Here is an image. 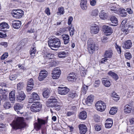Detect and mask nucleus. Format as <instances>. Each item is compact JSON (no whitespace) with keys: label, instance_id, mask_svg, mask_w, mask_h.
Masks as SVG:
<instances>
[{"label":"nucleus","instance_id":"obj_53","mask_svg":"<svg viewBox=\"0 0 134 134\" xmlns=\"http://www.w3.org/2000/svg\"><path fill=\"white\" fill-rule=\"evenodd\" d=\"M23 86V83L22 82H19L17 84V88L19 90H21Z\"/></svg>","mask_w":134,"mask_h":134},{"label":"nucleus","instance_id":"obj_36","mask_svg":"<svg viewBox=\"0 0 134 134\" xmlns=\"http://www.w3.org/2000/svg\"><path fill=\"white\" fill-rule=\"evenodd\" d=\"M111 96L113 98V99L115 100H118L119 99V96L115 92H113L112 93Z\"/></svg>","mask_w":134,"mask_h":134},{"label":"nucleus","instance_id":"obj_3","mask_svg":"<svg viewBox=\"0 0 134 134\" xmlns=\"http://www.w3.org/2000/svg\"><path fill=\"white\" fill-rule=\"evenodd\" d=\"M57 102V99L54 97H52L48 99L46 105L48 107L56 108L58 106Z\"/></svg>","mask_w":134,"mask_h":134},{"label":"nucleus","instance_id":"obj_45","mask_svg":"<svg viewBox=\"0 0 134 134\" xmlns=\"http://www.w3.org/2000/svg\"><path fill=\"white\" fill-rule=\"evenodd\" d=\"M39 74L46 77L48 75V72L45 70H43L41 71Z\"/></svg>","mask_w":134,"mask_h":134},{"label":"nucleus","instance_id":"obj_25","mask_svg":"<svg viewBox=\"0 0 134 134\" xmlns=\"http://www.w3.org/2000/svg\"><path fill=\"white\" fill-rule=\"evenodd\" d=\"M79 118L82 120H85L87 117V113L86 111H83L80 112L79 114Z\"/></svg>","mask_w":134,"mask_h":134},{"label":"nucleus","instance_id":"obj_48","mask_svg":"<svg viewBox=\"0 0 134 134\" xmlns=\"http://www.w3.org/2000/svg\"><path fill=\"white\" fill-rule=\"evenodd\" d=\"M8 56V53H5L2 56L1 59L2 60H4L5 58H7Z\"/></svg>","mask_w":134,"mask_h":134},{"label":"nucleus","instance_id":"obj_29","mask_svg":"<svg viewBox=\"0 0 134 134\" xmlns=\"http://www.w3.org/2000/svg\"><path fill=\"white\" fill-rule=\"evenodd\" d=\"M132 109V107L129 105H126L124 107V111L126 113H129L130 112Z\"/></svg>","mask_w":134,"mask_h":134},{"label":"nucleus","instance_id":"obj_4","mask_svg":"<svg viewBox=\"0 0 134 134\" xmlns=\"http://www.w3.org/2000/svg\"><path fill=\"white\" fill-rule=\"evenodd\" d=\"M87 46L88 52L91 54H93L95 51L98 50V46L96 44L91 42H88Z\"/></svg>","mask_w":134,"mask_h":134},{"label":"nucleus","instance_id":"obj_27","mask_svg":"<svg viewBox=\"0 0 134 134\" xmlns=\"http://www.w3.org/2000/svg\"><path fill=\"white\" fill-rule=\"evenodd\" d=\"M9 27L8 24L5 22L2 23L0 24V28L3 30L8 29Z\"/></svg>","mask_w":134,"mask_h":134},{"label":"nucleus","instance_id":"obj_28","mask_svg":"<svg viewBox=\"0 0 134 134\" xmlns=\"http://www.w3.org/2000/svg\"><path fill=\"white\" fill-rule=\"evenodd\" d=\"M23 107V104L19 103H16L14 105V109L15 111H17L18 110H20L22 109Z\"/></svg>","mask_w":134,"mask_h":134},{"label":"nucleus","instance_id":"obj_56","mask_svg":"<svg viewBox=\"0 0 134 134\" xmlns=\"http://www.w3.org/2000/svg\"><path fill=\"white\" fill-rule=\"evenodd\" d=\"M116 48V49L117 51L120 54L121 52V47H120L117 45L116 43V45L115 46Z\"/></svg>","mask_w":134,"mask_h":134},{"label":"nucleus","instance_id":"obj_31","mask_svg":"<svg viewBox=\"0 0 134 134\" xmlns=\"http://www.w3.org/2000/svg\"><path fill=\"white\" fill-rule=\"evenodd\" d=\"M50 93V90L49 89H46L43 92V97L45 98H48L49 96Z\"/></svg>","mask_w":134,"mask_h":134},{"label":"nucleus","instance_id":"obj_60","mask_svg":"<svg viewBox=\"0 0 134 134\" xmlns=\"http://www.w3.org/2000/svg\"><path fill=\"white\" fill-rule=\"evenodd\" d=\"M115 80H116L119 78V77L117 74L114 72L113 75L111 76Z\"/></svg>","mask_w":134,"mask_h":134},{"label":"nucleus","instance_id":"obj_20","mask_svg":"<svg viewBox=\"0 0 134 134\" xmlns=\"http://www.w3.org/2000/svg\"><path fill=\"white\" fill-rule=\"evenodd\" d=\"M62 37L65 44H66L69 43L70 41V38L68 35L64 34L62 35Z\"/></svg>","mask_w":134,"mask_h":134},{"label":"nucleus","instance_id":"obj_1","mask_svg":"<svg viewBox=\"0 0 134 134\" xmlns=\"http://www.w3.org/2000/svg\"><path fill=\"white\" fill-rule=\"evenodd\" d=\"M12 125L13 128L15 129L24 128L26 125L23 118L22 117L17 118L13 122Z\"/></svg>","mask_w":134,"mask_h":134},{"label":"nucleus","instance_id":"obj_51","mask_svg":"<svg viewBox=\"0 0 134 134\" xmlns=\"http://www.w3.org/2000/svg\"><path fill=\"white\" fill-rule=\"evenodd\" d=\"M100 80H96L94 82V86L96 87H97L99 86L100 83Z\"/></svg>","mask_w":134,"mask_h":134},{"label":"nucleus","instance_id":"obj_15","mask_svg":"<svg viewBox=\"0 0 134 134\" xmlns=\"http://www.w3.org/2000/svg\"><path fill=\"white\" fill-rule=\"evenodd\" d=\"M16 97L17 101L18 102H21L24 99L25 95L23 92H21L18 93Z\"/></svg>","mask_w":134,"mask_h":134},{"label":"nucleus","instance_id":"obj_42","mask_svg":"<svg viewBox=\"0 0 134 134\" xmlns=\"http://www.w3.org/2000/svg\"><path fill=\"white\" fill-rule=\"evenodd\" d=\"M77 96V94L74 92H71L68 95V97L72 98H73L75 97H76Z\"/></svg>","mask_w":134,"mask_h":134},{"label":"nucleus","instance_id":"obj_18","mask_svg":"<svg viewBox=\"0 0 134 134\" xmlns=\"http://www.w3.org/2000/svg\"><path fill=\"white\" fill-rule=\"evenodd\" d=\"M99 16L100 18L104 20L108 17V14L107 12L104 10H101L99 14Z\"/></svg>","mask_w":134,"mask_h":134},{"label":"nucleus","instance_id":"obj_9","mask_svg":"<svg viewBox=\"0 0 134 134\" xmlns=\"http://www.w3.org/2000/svg\"><path fill=\"white\" fill-rule=\"evenodd\" d=\"M96 107L98 111H103L105 109L106 106L105 104L103 102L99 101L96 103Z\"/></svg>","mask_w":134,"mask_h":134},{"label":"nucleus","instance_id":"obj_44","mask_svg":"<svg viewBox=\"0 0 134 134\" xmlns=\"http://www.w3.org/2000/svg\"><path fill=\"white\" fill-rule=\"evenodd\" d=\"M98 13V10L95 9L93 10L91 13V15L93 16H96L97 15Z\"/></svg>","mask_w":134,"mask_h":134},{"label":"nucleus","instance_id":"obj_47","mask_svg":"<svg viewBox=\"0 0 134 134\" xmlns=\"http://www.w3.org/2000/svg\"><path fill=\"white\" fill-rule=\"evenodd\" d=\"M87 3H80V6L81 8L83 10H85L87 9Z\"/></svg>","mask_w":134,"mask_h":134},{"label":"nucleus","instance_id":"obj_52","mask_svg":"<svg viewBox=\"0 0 134 134\" xmlns=\"http://www.w3.org/2000/svg\"><path fill=\"white\" fill-rule=\"evenodd\" d=\"M110 10L112 11H114V12L115 13H116L118 11L117 9L114 5L110 7Z\"/></svg>","mask_w":134,"mask_h":134},{"label":"nucleus","instance_id":"obj_64","mask_svg":"<svg viewBox=\"0 0 134 134\" xmlns=\"http://www.w3.org/2000/svg\"><path fill=\"white\" fill-rule=\"evenodd\" d=\"M72 20L73 18L72 17L70 16L69 17L68 21V25H70L71 24V22L72 21Z\"/></svg>","mask_w":134,"mask_h":134},{"label":"nucleus","instance_id":"obj_43","mask_svg":"<svg viewBox=\"0 0 134 134\" xmlns=\"http://www.w3.org/2000/svg\"><path fill=\"white\" fill-rule=\"evenodd\" d=\"M127 28L129 31V30L132 31L134 29V23L133 22L129 24L128 27Z\"/></svg>","mask_w":134,"mask_h":134},{"label":"nucleus","instance_id":"obj_24","mask_svg":"<svg viewBox=\"0 0 134 134\" xmlns=\"http://www.w3.org/2000/svg\"><path fill=\"white\" fill-rule=\"evenodd\" d=\"M105 126L108 128H110L112 126L113 121L111 119H108L105 121Z\"/></svg>","mask_w":134,"mask_h":134},{"label":"nucleus","instance_id":"obj_39","mask_svg":"<svg viewBox=\"0 0 134 134\" xmlns=\"http://www.w3.org/2000/svg\"><path fill=\"white\" fill-rule=\"evenodd\" d=\"M69 30L70 31V35L71 36H72L74 34V27L71 25V26L69 27Z\"/></svg>","mask_w":134,"mask_h":134},{"label":"nucleus","instance_id":"obj_19","mask_svg":"<svg viewBox=\"0 0 134 134\" xmlns=\"http://www.w3.org/2000/svg\"><path fill=\"white\" fill-rule=\"evenodd\" d=\"M132 46V43L130 40H127L124 42L122 47L124 49H129Z\"/></svg>","mask_w":134,"mask_h":134},{"label":"nucleus","instance_id":"obj_46","mask_svg":"<svg viewBox=\"0 0 134 134\" xmlns=\"http://www.w3.org/2000/svg\"><path fill=\"white\" fill-rule=\"evenodd\" d=\"M117 111L116 109L114 108H111L109 111V113L110 114L114 115L115 114Z\"/></svg>","mask_w":134,"mask_h":134},{"label":"nucleus","instance_id":"obj_23","mask_svg":"<svg viewBox=\"0 0 134 134\" xmlns=\"http://www.w3.org/2000/svg\"><path fill=\"white\" fill-rule=\"evenodd\" d=\"M102 81L103 84L106 87H109L111 85L110 82L106 78H103Z\"/></svg>","mask_w":134,"mask_h":134},{"label":"nucleus","instance_id":"obj_32","mask_svg":"<svg viewBox=\"0 0 134 134\" xmlns=\"http://www.w3.org/2000/svg\"><path fill=\"white\" fill-rule=\"evenodd\" d=\"M67 53L65 52H60L58 54V57L60 58H64L67 54Z\"/></svg>","mask_w":134,"mask_h":134},{"label":"nucleus","instance_id":"obj_40","mask_svg":"<svg viewBox=\"0 0 134 134\" xmlns=\"http://www.w3.org/2000/svg\"><path fill=\"white\" fill-rule=\"evenodd\" d=\"M3 107L5 109H8L11 108V104L9 102H6L4 103Z\"/></svg>","mask_w":134,"mask_h":134},{"label":"nucleus","instance_id":"obj_37","mask_svg":"<svg viewBox=\"0 0 134 134\" xmlns=\"http://www.w3.org/2000/svg\"><path fill=\"white\" fill-rule=\"evenodd\" d=\"M88 86L84 84L82 87V93L83 94L86 93L88 89Z\"/></svg>","mask_w":134,"mask_h":134},{"label":"nucleus","instance_id":"obj_34","mask_svg":"<svg viewBox=\"0 0 134 134\" xmlns=\"http://www.w3.org/2000/svg\"><path fill=\"white\" fill-rule=\"evenodd\" d=\"M31 97L32 98L35 100H38L39 99V97L38 94L36 93H33L31 95Z\"/></svg>","mask_w":134,"mask_h":134},{"label":"nucleus","instance_id":"obj_11","mask_svg":"<svg viewBox=\"0 0 134 134\" xmlns=\"http://www.w3.org/2000/svg\"><path fill=\"white\" fill-rule=\"evenodd\" d=\"M54 55L53 54L45 52L44 53L43 57L45 58V59L47 62H50L52 61Z\"/></svg>","mask_w":134,"mask_h":134},{"label":"nucleus","instance_id":"obj_63","mask_svg":"<svg viewBox=\"0 0 134 134\" xmlns=\"http://www.w3.org/2000/svg\"><path fill=\"white\" fill-rule=\"evenodd\" d=\"M6 34L3 33L2 31L0 30V37L1 38H5L6 37Z\"/></svg>","mask_w":134,"mask_h":134},{"label":"nucleus","instance_id":"obj_14","mask_svg":"<svg viewBox=\"0 0 134 134\" xmlns=\"http://www.w3.org/2000/svg\"><path fill=\"white\" fill-rule=\"evenodd\" d=\"M79 127L81 134H85L87 132V127L85 125L80 124L79 125Z\"/></svg>","mask_w":134,"mask_h":134},{"label":"nucleus","instance_id":"obj_8","mask_svg":"<svg viewBox=\"0 0 134 134\" xmlns=\"http://www.w3.org/2000/svg\"><path fill=\"white\" fill-rule=\"evenodd\" d=\"M69 91V89L66 87L62 86L58 87V93L59 94L61 95H66Z\"/></svg>","mask_w":134,"mask_h":134},{"label":"nucleus","instance_id":"obj_59","mask_svg":"<svg viewBox=\"0 0 134 134\" xmlns=\"http://www.w3.org/2000/svg\"><path fill=\"white\" fill-rule=\"evenodd\" d=\"M115 80H116L119 78V77L117 74L114 72L113 75L111 76Z\"/></svg>","mask_w":134,"mask_h":134},{"label":"nucleus","instance_id":"obj_38","mask_svg":"<svg viewBox=\"0 0 134 134\" xmlns=\"http://www.w3.org/2000/svg\"><path fill=\"white\" fill-rule=\"evenodd\" d=\"M61 71L58 68H55L52 72V74H58L60 75Z\"/></svg>","mask_w":134,"mask_h":134},{"label":"nucleus","instance_id":"obj_61","mask_svg":"<svg viewBox=\"0 0 134 134\" xmlns=\"http://www.w3.org/2000/svg\"><path fill=\"white\" fill-rule=\"evenodd\" d=\"M91 79L89 78H88L85 81V82L86 84L87 85H90L91 83Z\"/></svg>","mask_w":134,"mask_h":134},{"label":"nucleus","instance_id":"obj_7","mask_svg":"<svg viewBox=\"0 0 134 134\" xmlns=\"http://www.w3.org/2000/svg\"><path fill=\"white\" fill-rule=\"evenodd\" d=\"M12 13L13 16L16 18H21L24 14V12L21 10H13Z\"/></svg>","mask_w":134,"mask_h":134},{"label":"nucleus","instance_id":"obj_21","mask_svg":"<svg viewBox=\"0 0 134 134\" xmlns=\"http://www.w3.org/2000/svg\"><path fill=\"white\" fill-rule=\"evenodd\" d=\"M36 52V48L34 45H33L30 50V54L31 57L33 58L35 56Z\"/></svg>","mask_w":134,"mask_h":134},{"label":"nucleus","instance_id":"obj_26","mask_svg":"<svg viewBox=\"0 0 134 134\" xmlns=\"http://www.w3.org/2000/svg\"><path fill=\"white\" fill-rule=\"evenodd\" d=\"M67 79L69 81H74L76 80V76L74 73H71L68 77Z\"/></svg>","mask_w":134,"mask_h":134},{"label":"nucleus","instance_id":"obj_41","mask_svg":"<svg viewBox=\"0 0 134 134\" xmlns=\"http://www.w3.org/2000/svg\"><path fill=\"white\" fill-rule=\"evenodd\" d=\"M110 20L113 23L116 24L118 23L117 19L114 16H112L110 18Z\"/></svg>","mask_w":134,"mask_h":134},{"label":"nucleus","instance_id":"obj_62","mask_svg":"<svg viewBox=\"0 0 134 134\" xmlns=\"http://www.w3.org/2000/svg\"><path fill=\"white\" fill-rule=\"evenodd\" d=\"M33 88V86L27 85L26 89L27 92H29L31 91Z\"/></svg>","mask_w":134,"mask_h":134},{"label":"nucleus","instance_id":"obj_35","mask_svg":"<svg viewBox=\"0 0 134 134\" xmlns=\"http://www.w3.org/2000/svg\"><path fill=\"white\" fill-rule=\"evenodd\" d=\"M120 14L122 17H125L127 15L126 10L124 9H121L120 12Z\"/></svg>","mask_w":134,"mask_h":134},{"label":"nucleus","instance_id":"obj_55","mask_svg":"<svg viewBox=\"0 0 134 134\" xmlns=\"http://www.w3.org/2000/svg\"><path fill=\"white\" fill-rule=\"evenodd\" d=\"M52 78L53 79H58L60 75H59V74H52Z\"/></svg>","mask_w":134,"mask_h":134},{"label":"nucleus","instance_id":"obj_50","mask_svg":"<svg viewBox=\"0 0 134 134\" xmlns=\"http://www.w3.org/2000/svg\"><path fill=\"white\" fill-rule=\"evenodd\" d=\"M125 55V58L128 59H130L131 57V55L130 53H126Z\"/></svg>","mask_w":134,"mask_h":134},{"label":"nucleus","instance_id":"obj_12","mask_svg":"<svg viewBox=\"0 0 134 134\" xmlns=\"http://www.w3.org/2000/svg\"><path fill=\"white\" fill-rule=\"evenodd\" d=\"M103 30L106 35H109L113 32V30L110 27L104 25L103 27Z\"/></svg>","mask_w":134,"mask_h":134},{"label":"nucleus","instance_id":"obj_16","mask_svg":"<svg viewBox=\"0 0 134 134\" xmlns=\"http://www.w3.org/2000/svg\"><path fill=\"white\" fill-rule=\"evenodd\" d=\"M21 22L19 21L14 20L12 21V27L15 29H19L20 27Z\"/></svg>","mask_w":134,"mask_h":134},{"label":"nucleus","instance_id":"obj_57","mask_svg":"<svg viewBox=\"0 0 134 134\" xmlns=\"http://www.w3.org/2000/svg\"><path fill=\"white\" fill-rule=\"evenodd\" d=\"M17 78V76L16 75H10L9 78L10 80H13Z\"/></svg>","mask_w":134,"mask_h":134},{"label":"nucleus","instance_id":"obj_10","mask_svg":"<svg viewBox=\"0 0 134 134\" xmlns=\"http://www.w3.org/2000/svg\"><path fill=\"white\" fill-rule=\"evenodd\" d=\"M127 22V20L126 19H124L122 21L120 25L121 31L125 33L126 34H127L129 32V31L127 28V26L125 25Z\"/></svg>","mask_w":134,"mask_h":134},{"label":"nucleus","instance_id":"obj_6","mask_svg":"<svg viewBox=\"0 0 134 134\" xmlns=\"http://www.w3.org/2000/svg\"><path fill=\"white\" fill-rule=\"evenodd\" d=\"M37 120V123L35 122L34 124V128L37 131L39 130L43 125L46 123L45 121L41 119L38 118Z\"/></svg>","mask_w":134,"mask_h":134},{"label":"nucleus","instance_id":"obj_58","mask_svg":"<svg viewBox=\"0 0 134 134\" xmlns=\"http://www.w3.org/2000/svg\"><path fill=\"white\" fill-rule=\"evenodd\" d=\"M74 114V111H68L67 112L66 115L68 116H70L71 115H73Z\"/></svg>","mask_w":134,"mask_h":134},{"label":"nucleus","instance_id":"obj_30","mask_svg":"<svg viewBox=\"0 0 134 134\" xmlns=\"http://www.w3.org/2000/svg\"><path fill=\"white\" fill-rule=\"evenodd\" d=\"M9 98L10 100L12 102L14 101L15 99V94L14 91H12L10 93Z\"/></svg>","mask_w":134,"mask_h":134},{"label":"nucleus","instance_id":"obj_5","mask_svg":"<svg viewBox=\"0 0 134 134\" xmlns=\"http://www.w3.org/2000/svg\"><path fill=\"white\" fill-rule=\"evenodd\" d=\"M41 107L40 103L39 102H37L32 105L30 109L32 112H36L40 111Z\"/></svg>","mask_w":134,"mask_h":134},{"label":"nucleus","instance_id":"obj_2","mask_svg":"<svg viewBox=\"0 0 134 134\" xmlns=\"http://www.w3.org/2000/svg\"><path fill=\"white\" fill-rule=\"evenodd\" d=\"M49 47L53 50H55L54 48H58L60 47L61 42L60 40L57 38L51 39L48 41Z\"/></svg>","mask_w":134,"mask_h":134},{"label":"nucleus","instance_id":"obj_54","mask_svg":"<svg viewBox=\"0 0 134 134\" xmlns=\"http://www.w3.org/2000/svg\"><path fill=\"white\" fill-rule=\"evenodd\" d=\"M46 78V77L39 74V75L38 79L39 81H41L43 80Z\"/></svg>","mask_w":134,"mask_h":134},{"label":"nucleus","instance_id":"obj_22","mask_svg":"<svg viewBox=\"0 0 134 134\" xmlns=\"http://www.w3.org/2000/svg\"><path fill=\"white\" fill-rule=\"evenodd\" d=\"M93 95H91L88 96L85 101V103L88 105H90L93 102Z\"/></svg>","mask_w":134,"mask_h":134},{"label":"nucleus","instance_id":"obj_17","mask_svg":"<svg viewBox=\"0 0 134 134\" xmlns=\"http://www.w3.org/2000/svg\"><path fill=\"white\" fill-rule=\"evenodd\" d=\"M113 54V51L111 49H109L105 51L104 55L105 58H111Z\"/></svg>","mask_w":134,"mask_h":134},{"label":"nucleus","instance_id":"obj_33","mask_svg":"<svg viewBox=\"0 0 134 134\" xmlns=\"http://www.w3.org/2000/svg\"><path fill=\"white\" fill-rule=\"evenodd\" d=\"M58 12H57V14L58 15H60L61 14H63L64 13V9L63 7H60L58 8Z\"/></svg>","mask_w":134,"mask_h":134},{"label":"nucleus","instance_id":"obj_13","mask_svg":"<svg viewBox=\"0 0 134 134\" xmlns=\"http://www.w3.org/2000/svg\"><path fill=\"white\" fill-rule=\"evenodd\" d=\"M91 33L93 34L98 33L99 30L98 27L96 25H93L90 27Z\"/></svg>","mask_w":134,"mask_h":134},{"label":"nucleus","instance_id":"obj_49","mask_svg":"<svg viewBox=\"0 0 134 134\" xmlns=\"http://www.w3.org/2000/svg\"><path fill=\"white\" fill-rule=\"evenodd\" d=\"M27 85L30 86L34 85V81L32 78L30 79L27 82Z\"/></svg>","mask_w":134,"mask_h":134}]
</instances>
